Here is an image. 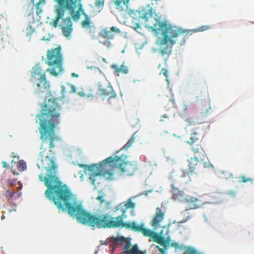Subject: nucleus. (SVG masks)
<instances>
[{"mask_svg":"<svg viewBox=\"0 0 254 254\" xmlns=\"http://www.w3.org/2000/svg\"><path fill=\"white\" fill-rule=\"evenodd\" d=\"M59 114L57 112H40L36 116V122L39 121L41 139L43 140L37 167L47 171L46 176L43 174L39 176L41 182L47 187L45 194L48 199L53 201L57 207L63 211H67L69 215L76 218L81 224L98 228H125L132 230L137 224L134 222H126V212L128 209H134L135 204L128 199L125 203L116 206L114 210L120 211L122 214L113 217L106 213L95 215L85 210L82 204L75 199V196L67 185L64 184L57 176V165L54 159L44 146L48 144L50 149L55 147L54 142L59 140L54 133L55 127L59 123Z\"/></svg>","mask_w":254,"mask_h":254,"instance_id":"nucleus-1","label":"nucleus"},{"mask_svg":"<svg viewBox=\"0 0 254 254\" xmlns=\"http://www.w3.org/2000/svg\"><path fill=\"white\" fill-rule=\"evenodd\" d=\"M129 14L132 18V23L134 29L140 27V19H143L147 21L154 22L148 23L147 27L153 31L160 34L162 37L158 39V45L160 47V53L161 55H170L171 54L173 46L176 44L177 38L182 37L183 40L181 45L185 43L189 31L184 30L169 24L166 21H160L152 16H149L147 12L144 10H130Z\"/></svg>","mask_w":254,"mask_h":254,"instance_id":"nucleus-2","label":"nucleus"},{"mask_svg":"<svg viewBox=\"0 0 254 254\" xmlns=\"http://www.w3.org/2000/svg\"><path fill=\"white\" fill-rule=\"evenodd\" d=\"M80 0H56L58 3L56 8L57 15L53 22L55 27L58 25L60 19H62L60 27L65 37H68L72 31V23L70 17L64 19L63 17L66 10L70 11V15L74 20L80 18L81 13L84 12Z\"/></svg>","mask_w":254,"mask_h":254,"instance_id":"nucleus-3","label":"nucleus"},{"mask_svg":"<svg viewBox=\"0 0 254 254\" xmlns=\"http://www.w3.org/2000/svg\"><path fill=\"white\" fill-rule=\"evenodd\" d=\"M191 151L193 156L188 160L189 171L183 170L181 176V182L186 184L191 181L190 173L197 174L203 172L201 164L206 157V154L203 148L192 147Z\"/></svg>","mask_w":254,"mask_h":254,"instance_id":"nucleus-4","label":"nucleus"},{"mask_svg":"<svg viewBox=\"0 0 254 254\" xmlns=\"http://www.w3.org/2000/svg\"><path fill=\"white\" fill-rule=\"evenodd\" d=\"M127 155L122 154L120 156L109 157L106 158L105 161L109 162V166L111 167L113 172L115 169H118L121 173L130 176L138 169V165L136 162L127 161Z\"/></svg>","mask_w":254,"mask_h":254,"instance_id":"nucleus-5","label":"nucleus"},{"mask_svg":"<svg viewBox=\"0 0 254 254\" xmlns=\"http://www.w3.org/2000/svg\"><path fill=\"white\" fill-rule=\"evenodd\" d=\"M46 63L48 65L52 66V68H47L45 71H49L52 75L57 76L63 72V56L60 46L47 52Z\"/></svg>","mask_w":254,"mask_h":254,"instance_id":"nucleus-6","label":"nucleus"},{"mask_svg":"<svg viewBox=\"0 0 254 254\" xmlns=\"http://www.w3.org/2000/svg\"><path fill=\"white\" fill-rule=\"evenodd\" d=\"M185 120L188 123V126H194L191 130L190 137L188 143L191 146V149L192 150V147L196 148H203L201 144H195L201 137V134L203 130V126L201 123L197 121L195 117L191 116L186 117Z\"/></svg>","mask_w":254,"mask_h":254,"instance_id":"nucleus-7","label":"nucleus"},{"mask_svg":"<svg viewBox=\"0 0 254 254\" xmlns=\"http://www.w3.org/2000/svg\"><path fill=\"white\" fill-rule=\"evenodd\" d=\"M46 72L39 66H36L33 68L31 73L32 77L34 80H39V82L37 84L35 88V92L38 95H39L40 93L49 92L50 84L49 82L46 80L45 75Z\"/></svg>","mask_w":254,"mask_h":254,"instance_id":"nucleus-8","label":"nucleus"},{"mask_svg":"<svg viewBox=\"0 0 254 254\" xmlns=\"http://www.w3.org/2000/svg\"><path fill=\"white\" fill-rule=\"evenodd\" d=\"M109 168H112L109 166V162L104 160L103 162L98 164H93L90 166H86L85 169L88 170L91 174L96 175H109L110 177H113L114 172Z\"/></svg>","mask_w":254,"mask_h":254,"instance_id":"nucleus-9","label":"nucleus"},{"mask_svg":"<svg viewBox=\"0 0 254 254\" xmlns=\"http://www.w3.org/2000/svg\"><path fill=\"white\" fill-rule=\"evenodd\" d=\"M60 100L51 98L47 100L45 99L43 103L39 104L41 111H58L61 109Z\"/></svg>","mask_w":254,"mask_h":254,"instance_id":"nucleus-10","label":"nucleus"},{"mask_svg":"<svg viewBox=\"0 0 254 254\" xmlns=\"http://www.w3.org/2000/svg\"><path fill=\"white\" fill-rule=\"evenodd\" d=\"M113 32L119 33L120 32V30L114 26L111 27L110 31L106 29L102 30L98 36L99 42L105 46H109L110 44L109 40L113 39L114 37Z\"/></svg>","mask_w":254,"mask_h":254,"instance_id":"nucleus-11","label":"nucleus"},{"mask_svg":"<svg viewBox=\"0 0 254 254\" xmlns=\"http://www.w3.org/2000/svg\"><path fill=\"white\" fill-rule=\"evenodd\" d=\"M131 230L134 232H141L143 236L150 237L154 242L158 244L161 243L160 240L162 236L151 230L145 228L144 224L143 223L138 224Z\"/></svg>","mask_w":254,"mask_h":254,"instance_id":"nucleus-12","label":"nucleus"},{"mask_svg":"<svg viewBox=\"0 0 254 254\" xmlns=\"http://www.w3.org/2000/svg\"><path fill=\"white\" fill-rule=\"evenodd\" d=\"M165 216V213L162 212V209L160 207H157L156 209V214L150 222V225L154 227V229L158 228L160 227V223L163 220Z\"/></svg>","mask_w":254,"mask_h":254,"instance_id":"nucleus-13","label":"nucleus"},{"mask_svg":"<svg viewBox=\"0 0 254 254\" xmlns=\"http://www.w3.org/2000/svg\"><path fill=\"white\" fill-rule=\"evenodd\" d=\"M100 95L104 98H107L109 101L112 99L116 98L117 96L116 93L110 84H108L106 88L101 89Z\"/></svg>","mask_w":254,"mask_h":254,"instance_id":"nucleus-14","label":"nucleus"},{"mask_svg":"<svg viewBox=\"0 0 254 254\" xmlns=\"http://www.w3.org/2000/svg\"><path fill=\"white\" fill-rule=\"evenodd\" d=\"M111 67L114 70V73L118 76H119L121 73L127 74L129 71V67L125 64V61L122 63L120 66L116 64H113Z\"/></svg>","mask_w":254,"mask_h":254,"instance_id":"nucleus-15","label":"nucleus"},{"mask_svg":"<svg viewBox=\"0 0 254 254\" xmlns=\"http://www.w3.org/2000/svg\"><path fill=\"white\" fill-rule=\"evenodd\" d=\"M184 202L189 204V208H187V211L190 209H196L199 207L200 203L199 199L194 196L187 195L184 197Z\"/></svg>","mask_w":254,"mask_h":254,"instance_id":"nucleus-16","label":"nucleus"},{"mask_svg":"<svg viewBox=\"0 0 254 254\" xmlns=\"http://www.w3.org/2000/svg\"><path fill=\"white\" fill-rule=\"evenodd\" d=\"M171 190L173 192L172 198L175 200L177 201H184V192L182 191H180L178 188H176L173 184L171 185Z\"/></svg>","mask_w":254,"mask_h":254,"instance_id":"nucleus-17","label":"nucleus"},{"mask_svg":"<svg viewBox=\"0 0 254 254\" xmlns=\"http://www.w3.org/2000/svg\"><path fill=\"white\" fill-rule=\"evenodd\" d=\"M116 5L117 9L120 11H123L124 8H127L129 0H111Z\"/></svg>","mask_w":254,"mask_h":254,"instance_id":"nucleus-18","label":"nucleus"},{"mask_svg":"<svg viewBox=\"0 0 254 254\" xmlns=\"http://www.w3.org/2000/svg\"><path fill=\"white\" fill-rule=\"evenodd\" d=\"M135 133H134L131 136V137L128 140V141L121 148V150H127L128 149L134 142L135 136Z\"/></svg>","mask_w":254,"mask_h":254,"instance_id":"nucleus-19","label":"nucleus"},{"mask_svg":"<svg viewBox=\"0 0 254 254\" xmlns=\"http://www.w3.org/2000/svg\"><path fill=\"white\" fill-rule=\"evenodd\" d=\"M17 169L20 171H24L26 168V163L23 160H19L16 164Z\"/></svg>","mask_w":254,"mask_h":254,"instance_id":"nucleus-20","label":"nucleus"},{"mask_svg":"<svg viewBox=\"0 0 254 254\" xmlns=\"http://www.w3.org/2000/svg\"><path fill=\"white\" fill-rule=\"evenodd\" d=\"M201 168L202 169H206L208 171H213L214 169L213 166L209 162H202Z\"/></svg>","mask_w":254,"mask_h":254,"instance_id":"nucleus-21","label":"nucleus"},{"mask_svg":"<svg viewBox=\"0 0 254 254\" xmlns=\"http://www.w3.org/2000/svg\"><path fill=\"white\" fill-rule=\"evenodd\" d=\"M15 194V192L11 189L7 190L5 192V196L8 200L11 199Z\"/></svg>","mask_w":254,"mask_h":254,"instance_id":"nucleus-22","label":"nucleus"},{"mask_svg":"<svg viewBox=\"0 0 254 254\" xmlns=\"http://www.w3.org/2000/svg\"><path fill=\"white\" fill-rule=\"evenodd\" d=\"M183 254H197V252L193 248L187 247L185 249V252Z\"/></svg>","mask_w":254,"mask_h":254,"instance_id":"nucleus-23","label":"nucleus"},{"mask_svg":"<svg viewBox=\"0 0 254 254\" xmlns=\"http://www.w3.org/2000/svg\"><path fill=\"white\" fill-rule=\"evenodd\" d=\"M139 251L137 245H134L129 251H125L126 254H136Z\"/></svg>","mask_w":254,"mask_h":254,"instance_id":"nucleus-24","label":"nucleus"},{"mask_svg":"<svg viewBox=\"0 0 254 254\" xmlns=\"http://www.w3.org/2000/svg\"><path fill=\"white\" fill-rule=\"evenodd\" d=\"M160 241L161 242V243H158V244L163 246V248H166L167 250L168 249V246L169 245L168 241L167 240L165 239V238H163V237H161Z\"/></svg>","mask_w":254,"mask_h":254,"instance_id":"nucleus-25","label":"nucleus"},{"mask_svg":"<svg viewBox=\"0 0 254 254\" xmlns=\"http://www.w3.org/2000/svg\"><path fill=\"white\" fill-rule=\"evenodd\" d=\"M239 179V182L243 183L253 181V179L251 178H248L244 176H240Z\"/></svg>","mask_w":254,"mask_h":254,"instance_id":"nucleus-26","label":"nucleus"},{"mask_svg":"<svg viewBox=\"0 0 254 254\" xmlns=\"http://www.w3.org/2000/svg\"><path fill=\"white\" fill-rule=\"evenodd\" d=\"M90 22L89 21V18L87 15H86V19L83 20L82 22V25L83 27L88 26L90 25Z\"/></svg>","mask_w":254,"mask_h":254,"instance_id":"nucleus-27","label":"nucleus"},{"mask_svg":"<svg viewBox=\"0 0 254 254\" xmlns=\"http://www.w3.org/2000/svg\"><path fill=\"white\" fill-rule=\"evenodd\" d=\"M160 74H163L166 77L167 80L168 81V70L166 68H162Z\"/></svg>","mask_w":254,"mask_h":254,"instance_id":"nucleus-28","label":"nucleus"},{"mask_svg":"<svg viewBox=\"0 0 254 254\" xmlns=\"http://www.w3.org/2000/svg\"><path fill=\"white\" fill-rule=\"evenodd\" d=\"M156 248L158 250V251L160 252V254H167L166 248H160L159 246H156Z\"/></svg>","mask_w":254,"mask_h":254,"instance_id":"nucleus-29","label":"nucleus"},{"mask_svg":"<svg viewBox=\"0 0 254 254\" xmlns=\"http://www.w3.org/2000/svg\"><path fill=\"white\" fill-rule=\"evenodd\" d=\"M116 242L118 244H121L126 242V240L124 237H121L116 239Z\"/></svg>","mask_w":254,"mask_h":254,"instance_id":"nucleus-30","label":"nucleus"},{"mask_svg":"<svg viewBox=\"0 0 254 254\" xmlns=\"http://www.w3.org/2000/svg\"><path fill=\"white\" fill-rule=\"evenodd\" d=\"M97 176H98V175L90 174L89 179L91 181L93 184H95V180H96L95 178Z\"/></svg>","mask_w":254,"mask_h":254,"instance_id":"nucleus-31","label":"nucleus"},{"mask_svg":"<svg viewBox=\"0 0 254 254\" xmlns=\"http://www.w3.org/2000/svg\"><path fill=\"white\" fill-rule=\"evenodd\" d=\"M210 28V26L209 25H204L199 27L198 30L200 31H203L208 30Z\"/></svg>","mask_w":254,"mask_h":254,"instance_id":"nucleus-32","label":"nucleus"},{"mask_svg":"<svg viewBox=\"0 0 254 254\" xmlns=\"http://www.w3.org/2000/svg\"><path fill=\"white\" fill-rule=\"evenodd\" d=\"M131 244L129 242H127L124 247L125 251H129V248L130 247Z\"/></svg>","mask_w":254,"mask_h":254,"instance_id":"nucleus-33","label":"nucleus"},{"mask_svg":"<svg viewBox=\"0 0 254 254\" xmlns=\"http://www.w3.org/2000/svg\"><path fill=\"white\" fill-rule=\"evenodd\" d=\"M96 199L100 201L101 203H103L104 201L103 197L102 196H98L96 198Z\"/></svg>","mask_w":254,"mask_h":254,"instance_id":"nucleus-34","label":"nucleus"},{"mask_svg":"<svg viewBox=\"0 0 254 254\" xmlns=\"http://www.w3.org/2000/svg\"><path fill=\"white\" fill-rule=\"evenodd\" d=\"M103 4H104V2H103V1H102V0H99V1H97L96 3V5H97L98 6H102V5H103Z\"/></svg>","mask_w":254,"mask_h":254,"instance_id":"nucleus-35","label":"nucleus"},{"mask_svg":"<svg viewBox=\"0 0 254 254\" xmlns=\"http://www.w3.org/2000/svg\"><path fill=\"white\" fill-rule=\"evenodd\" d=\"M228 194L231 195V196L235 197L236 195V192L234 191H230L228 192Z\"/></svg>","mask_w":254,"mask_h":254,"instance_id":"nucleus-36","label":"nucleus"},{"mask_svg":"<svg viewBox=\"0 0 254 254\" xmlns=\"http://www.w3.org/2000/svg\"><path fill=\"white\" fill-rule=\"evenodd\" d=\"M171 246L175 248H176V249L179 248L178 244L176 243H172L171 244Z\"/></svg>","mask_w":254,"mask_h":254,"instance_id":"nucleus-37","label":"nucleus"},{"mask_svg":"<svg viewBox=\"0 0 254 254\" xmlns=\"http://www.w3.org/2000/svg\"><path fill=\"white\" fill-rule=\"evenodd\" d=\"M16 211V206L15 205H14L12 209H9V212L10 213H11L12 212H13V211Z\"/></svg>","mask_w":254,"mask_h":254,"instance_id":"nucleus-38","label":"nucleus"},{"mask_svg":"<svg viewBox=\"0 0 254 254\" xmlns=\"http://www.w3.org/2000/svg\"><path fill=\"white\" fill-rule=\"evenodd\" d=\"M2 164L3 167L6 168L8 167V165L5 161H2Z\"/></svg>","mask_w":254,"mask_h":254,"instance_id":"nucleus-39","label":"nucleus"},{"mask_svg":"<svg viewBox=\"0 0 254 254\" xmlns=\"http://www.w3.org/2000/svg\"><path fill=\"white\" fill-rule=\"evenodd\" d=\"M168 118V116L166 115H164L162 117V118L161 119V121H164V119L165 118Z\"/></svg>","mask_w":254,"mask_h":254,"instance_id":"nucleus-40","label":"nucleus"},{"mask_svg":"<svg viewBox=\"0 0 254 254\" xmlns=\"http://www.w3.org/2000/svg\"><path fill=\"white\" fill-rule=\"evenodd\" d=\"M71 76L72 77H78V75L75 73H72L71 74Z\"/></svg>","mask_w":254,"mask_h":254,"instance_id":"nucleus-41","label":"nucleus"},{"mask_svg":"<svg viewBox=\"0 0 254 254\" xmlns=\"http://www.w3.org/2000/svg\"><path fill=\"white\" fill-rule=\"evenodd\" d=\"M201 93H202V92L201 91L200 92V95H196V94L195 95V97L196 98H198L200 97H202V95H201Z\"/></svg>","mask_w":254,"mask_h":254,"instance_id":"nucleus-42","label":"nucleus"},{"mask_svg":"<svg viewBox=\"0 0 254 254\" xmlns=\"http://www.w3.org/2000/svg\"><path fill=\"white\" fill-rule=\"evenodd\" d=\"M136 254H144V253L142 252L139 251Z\"/></svg>","mask_w":254,"mask_h":254,"instance_id":"nucleus-43","label":"nucleus"},{"mask_svg":"<svg viewBox=\"0 0 254 254\" xmlns=\"http://www.w3.org/2000/svg\"><path fill=\"white\" fill-rule=\"evenodd\" d=\"M5 217L4 215H2L1 216V220H4V219H5Z\"/></svg>","mask_w":254,"mask_h":254,"instance_id":"nucleus-44","label":"nucleus"},{"mask_svg":"<svg viewBox=\"0 0 254 254\" xmlns=\"http://www.w3.org/2000/svg\"><path fill=\"white\" fill-rule=\"evenodd\" d=\"M184 106L185 107L184 108L183 110H186L187 109V106L186 105H184Z\"/></svg>","mask_w":254,"mask_h":254,"instance_id":"nucleus-45","label":"nucleus"},{"mask_svg":"<svg viewBox=\"0 0 254 254\" xmlns=\"http://www.w3.org/2000/svg\"><path fill=\"white\" fill-rule=\"evenodd\" d=\"M40 1L37 3V5H39L40 4Z\"/></svg>","mask_w":254,"mask_h":254,"instance_id":"nucleus-46","label":"nucleus"},{"mask_svg":"<svg viewBox=\"0 0 254 254\" xmlns=\"http://www.w3.org/2000/svg\"><path fill=\"white\" fill-rule=\"evenodd\" d=\"M13 174H16V173H15V172L13 171ZM16 175H18V174H16Z\"/></svg>","mask_w":254,"mask_h":254,"instance_id":"nucleus-47","label":"nucleus"},{"mask_svg":"<svg viewBox=\"0 0 254 254\" xmlns=\"http://www.w3.org/2000/svg\"><path fill=\"white\" fill-rule=\"evenodd\" d=\"M14 162V160L11 161V163H13Z\"/></svg>","mask_w":254,"mask_h":254,"instance_id":"nucleus-48","label":"nucleus"}]
</instances>
